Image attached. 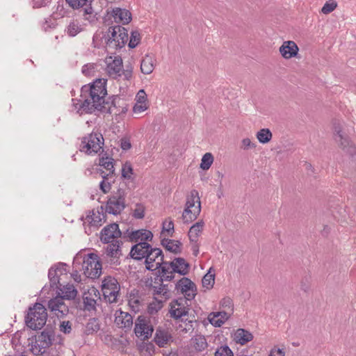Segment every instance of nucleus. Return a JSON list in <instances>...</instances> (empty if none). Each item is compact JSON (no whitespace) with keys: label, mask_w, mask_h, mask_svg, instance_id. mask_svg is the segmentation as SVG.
I'll list each match as a JSON object with an SVG mask.
<instances>
[{"label":"nucleus","mask_w":356,"mask_h":356,"mask_svg":"<svg viewBox=\"0 0 356 356\" xmlns=\"http://www.w3.org/2000/svg\"><path fill=\"white\" fill-rule=\"evenodd\" d=\"M106 79H97L90 86L81 88V97L84 99L80 106L81 114L92 113L95 111H109L110 104L106 102Z\"/></svg>","instance_id":"1"},{"label":"nucleus","mask_w":356,"mask_h":356,"mask_svg":"<svg viewBox=\"0 0 356 356\" xmlns=\"http://www.w3.org/2000/svg\"><path fill=\"white\" fill-rule=\"evenodd\" d=\"M97 19L92 7L87 6L83 10V17L71 19L66 26L65 32L69 37H75L86 31L88 25L94 23Z\"/></svg>","instance_id":"2"},{"label":"nucleus","mask_w":356,"mask_h":356,"mask_svg":"<svg viewBox=\"0 0 356 356\" xmlns=\"http://www.w3.org/2000/svg\"><path fill=\"white\" fill-rule=\"evenodd\" d=\"M83 261V270L84 275L91 279L98 277L102 273V264L99 261V257L95 253H90L83 256L81 254H77L73 261V264L76 266Z\"/></svg>","instance_id":"3"},{"label":"nucleus","mask_w":356,"mask_h":356,"mask_svg":"<svg viewBox=\"0 0 356 356\" xmlns=\"http://www.w3.org/2000/svg\"><path fill=\"white\" fill-rule=\"evenodd\" d=\"M189 271V264L183 258H175L171 262L163 264L161 272V280L170 281L175 277V273H177L181 275H186Z\"/></svg>","instance_id":"4"},{"label":"nucleus","mask_w":356,"mask_h":356,"mask_svg":"<svg viewBox=\"0 0 356 356\" xmlns=\"http://www.w3.org/2000/svg\"><path fill=\"white\" fill-rule=\"evenodd\" d=\"M201 212V202L199 193L192 190L186 196L185 208L182 213V220L184 223H190L195 220Z\"/></svg>","instance_id":"5"},{"label":"nucleus","mask_w":356,"mask_h":356,"mask_svg":"<svg viewBox=\"0 0 356 356\" xmlns=\"http://www.w3.org/2000/svg\"><path fill=\"white\" fill-rule=\"evenodd\" d=\"M46 308L40 303L31 307L25 317L26 325L32 330L41 329L46 323L47 313Z\"/></svg>","instance_id":"6"},{"label":"nucleus","mask_w":356,"mask_h":356,"mask_svg":"<svg viewBox=\"0 0 356 356\" xmlns=\"http://www.w3.org/2000/svg\"><path fill=\"white\" fill-rule=\"evenodd\" d=\"M334 138L343 153L350 156H353L356 154L355 145L343 131V125L339 122L334 123Z\"/></svg>","instance_id":"7"},{"label":"nucleus","mask_w":356,"mask_h":356,"mask_svg":"<svg viewBox=\"0 0 356 356\" xmlns=\"http://www.w3.org/2000/svg\"><path fill=\"white\" fill-rule=\"evenodd\" d=\"M109 33L106 44L110 48L121 49L128 40V31L124 27L115 26L111 28Z\"/></svg>","instance_id":"8"},{"label":"nucleus","mask_w":356,"mask_h":356,"mask_svg":"<svg viewBox=\"0 0 356 356\" xmlns=\"http://www.w3.org/2000/svg\"><path fill=\"white\" fill-rule=\"evenodd\" d=\"M126 193L123 189L119 188L108 199L106 205V211L113 215H118L125 208Z\"/></svg>","instance_id":"9"},{"label":"nucleus","mask_w":356,"mask_h":356,"mask_svg":"<svg viewBox=\"0 0 356 356\" xmlns=\"http://www.w3.org/2000/svg\"><path fill=\"white\" fill-rule=\"evenodd\" d=\"M120 284L112 277L104 278L102 284V291L105 300L109 303L117 302L120 292Z\"/></svg>","instance_id":"10"},{"label":"nucleus","mask_w":356,"mask_h":356,"mask_svg":"<svg viewBox=\"0 0 356 356\" xmlns=\"http://www.w3.org/2000/svg\"><path fill=\"white\" fill-rule=\"evenodd\" d=\"M54 339V335L50 330H44L39 334L35 341L32 343L31 350L35 355H40L45 352V350L49 348Z\"/></svg>","instance_id":"11"},{"label":"nucleus","mask_w":356,"mask_h":356,"mask_svg":"<svg viewBox=\"0 0 356 356\" xmlns=\"http://www.w3.org/2000/svg\"><path fill=\"white\" fill-rule=\"evenodd\" d=\"M104 138L100 134H91L88 136L83 138L81 151L88 154H96L102 148Z\"/></svg>","instance_id":"12"},{"label":"nucleus","mask_w":356,"mask_h":356,"mask_svg":"<svg viewBox=\"0 0 356 356\" xmlns=\"http://www.w3.org/2000/svg\"><path fill=\"white\" fill-rule=\"evenodd\" d=\"M154 327L150 320L140 316L135 322L134 332L137 337L143 340L149 339L153 333Z\"/></svg>","instance_id":"13"},{"label":"nucleus","mask_w":356,"mask_h":356,"mask_svg":"<svg viewBox=\"0 0 356 356\" xmlns=\"http://www.w3.org/2000/svg\"><path fill=\"white\" fill-rule=\"evenodd\" d=\"M106 67L105 70L107 74L113 79H117L122 76V60L119 56H106L104 60Z\"/></svg>","instance_id":"14"},{"label":"nucleus","mask_w":356,"mask_h":356,"mask_svg":"<svg viewBox=\"0 0 356 356\" xmlns=\"http://www.w3.org/2000/svg\"><path fill=\"white\" fill-rule=\"evenodd\" d=\"M163 261V255L162 250L159 248H151L145 258V267L149 270H155L159 268H161Z\"/></svg>","instance_id":"15"},{"label":"nucleus","mask_w":356,"mask_h":356,"mask_svg":"<svg viewBox=\"0 0 356 356\" xmlns=\"http://www.w3.org/2000/svg\"><path fill=\"white\" fill-rule=\"evenodd\" d=\"M106 243L107 245L104 248V253L106 258L109 259L111 264H118V260L122 255V241H115L114 242Z\"/></svg>","instance_id":"16"},{"label":"nucleus","mask_w":356,"mask_h":356,"mask_svg":"<svg viewBox=\"0 0 356 356\" xmlns=\"http://www.w3.org/2000/svg\"><path fill=\"white\" fill-rule=\"evenodd\" d=\"M121 232L116 223L106 226L100 233V240L102 243H111L115 241H122Z\"/></svg>","instance_id":"17"},{"label":"nucleus","mask_w":356,"mask_h":356,"mask_svg":"<svg viewBox=\"0 0 356 356\" xmlns=\"http://www.w3.org/2000/svg\"><path fill=\"white\" fill-rule=\"evenodd\" d=\"M177 290L184 295V299L191 300L195 296L196 286L195 284L187 277H182L176 284Z\"/></svg>","instance_id":"18"},{"label":"nucleus","mask_w":356,"mask_h":356,"mask_svg":"<svg viewBox=\"0 0 356 356\" xmlns=\"http://www.w3.org/2000/svg\"><path fill=\"white\" fill-rule=\"evenodd\" d=\"M169 312L170 316L175 319L187 315L188 312L187 300L184 298H179L172 301L170 304Z\"/></svg>","instance_id":"19"},{"label":"nucleus","mask_w":356,"mask_h":356,"mask_svg":"<svg viewBox=\"0 0 356 356\" xmlns=\"http://www.w3.org/2000/svg\"><path fill=\"white\" fill-rule=\"evenodd\" d=\"M48 309L58 318H62L69 312L68 306L65 303L63 298L59 296L49 300Z\"/></svg>","instance_id":"20"},{"label":"nucleus","mask_w":356,"mask_h":356,"mask_svg":"<svg viewBox=\"0 0 356 356\" xmlns=\"http://www.w3.org/2000/svg\"><path fill=\"white\" fill-rule=\"evenodd\" d=\"M83 225H89L91 227H98L104 222V214L99 209L88 211L86 217L83 218Z\"/></svg>","instance_id":"21"},{"label":"nucleus","mask_w":356,"mask_h":356,"mask_svg":"<svg viewBox=\"0 0 356 356\" xmlns=\"http://www.w3.org/2000/svg\"><path fill=\"white\" fill-rule=\"evenodd\" d=\"M135 104L133 106L132 111L135 115H140L149 108V102L147 96L143 89L140 90L136 95Z\"/></svg>","instance_id":"22"},{"label":"nucleus","mask_w":356,"mask_h":356,"mask_svg":"<svg viewBox=\"0 0 356 356\" xmlns=\"http://www.w3.org/2000/svg\"><path fill=\"white\" fill-rule=\"evenodd\" d=\"M154 341L159 347H165L170 342L172 341L170 330L165 327H158L156 330Z\"/></svg>","instance_id":"23"},{"label":"nucleus","mask_w":356,"mask_h":356,"mask_svg":"<svg viewBox=\"0 0 356 356\" xmlns=\"http://www.w3.org/2000/svg\"><path fill=\"white\" fill-rule=\"evenodd\" d=\"M67 266L65 264L59 263L49 270L48 276L51 285L60 284V276L67 275Z\"/></svg>","instance_id":"24"},{"label":"nucleus","mask_w":356,"mask_h":356,"mask_svg":"<svg viewBox=\"0 0 356 356\" xmlns=\"http://www.w3.org/2000/svg\"><path fill=\"white\" fill-rule=\"evenodd\" d=\"M279 51L282 56L285 59H291L297 56L299 47L294 41H284L279 49Z\"/></svg>","instance_id":"25"},{"label":"nucleus","mask_w":356,"mask_h":356,"mask_svg":"<svg viewBox=\"0 0 356 356\" xmlns=\"http://www.w3.org/2000/svg\"><path fill=\"white\" fill-rule=\"evenodd\" d=\"M111 15L116 23L122 24H128L132 19L131 13L126 8H113Z\"/></svg>","instance_id":"26"},{"label":"nucleus","mask_w":356,"mask_h":356,"mask_svg":"<svg viewBox=\"0 0 356 356\" xmlns=\"http://www.w3.org/2000/svg\"><path fill=\"white\" fill-rule=\"evenodd\" d=\"M152 247L147 242H139L131 248V257L136 260L145 259Z\"/></svg>","instance_id":"27"},{"label":"nucleus","mask_w":356,"mask_h":356,"mask_svg":"<svg viewBox=\"0 0 356 356\" xmlns=\"http://www.w3.org/2000/svg\"><path fill=\"white\" fill-rule=\"evenodd\" d=\"M115 323L122 328H130L133 325V318L128 312L117 310L115 313Z\"/></svg>","instance_id":"28"},{"label":"nucleus","mask_w":356,"mask_h":356,"mask_svg":"<svg viewBox=\"0 0 356 356\" xmlns=\"http://www.w3.org/2000/svg\"><path fill=\"white\" fill-rule=\"evenodd\" d=\"M230 317L227 312H211L208 316L209 323L216 327H221Z\"/></svg>","instance_id":"29"},{"label":"nucleus","mask_w":356,"mask_h":356,"mask_svg":"<svg viewBox=\"0 0 356 356\" xmlns=\"http://www.w3.org/2000/svg\"><path fill=\"white\" fill-rule=\"evenodd\" d=\"M153 238L152 233L147 229H138L133 231L129 234V238L131 241L139 243V242H147L152 241Z\"/></svg>","instance_id":"30"},{"label":"nucleus","mask_w":356,"mask_h":356,"mask_svg":"<svg viewBox=\"0 0 356 356\" xmlns=\"http://www.w3.org/2000/svg\"><path fill=\"white\" fill-rule=\"evenodd\" d=\"M233 340L240 345H245L253 339L252 334L243 328H238L233 333Z\"/></svg>","instance_id":"31"},{"label":"nucleus","mask_w":356,"mask_h":356,"mask_svg":"<svg viewBox=\"0 0 356 356\" xmlns=\"http://www.w3.org/2000/svg\"><path fill=\"white\" fill-rule=\"evenodd\" d=\"M156 58L153 54H146L140 63V71L144 74H150L155 67Z\"/></svg>","instance_id":"32"},{"label":"nucleus","mask_w":356,"mask_h":356,"mask_svg":"<svg viewBox=\"0 0 356 356\" xmlns=\"http://www.w3.org/2000/svg\"><path fill=\"white\" fill-rule=\"evenodd\" d=\"M57 287L60 291V293L61 296L60 297H62L63 299L71 300L76 296L77 291L73 284H67L66 285H62L61 284H58Z\"/></svg>","instance_id":"33"},{"label":"nucleus","mask_w":356,"mask_h":356,"mask_svg":"<svg viewBox=\"0 0 356 356\" xmlns=\"http://www.w3.org/2000/svg\"><path fill=\"white\" fill-rule=\"evenodd\" d=\"M204 227V222L201 220L193 225L188 231V237L190 241H198Z\"/></svg>","instance_id":"34"},{"label":"nucleus","mask_w":356,"mask_h":356,"mask_svg":"<svg viewBox=\"0 0 356 356\" xmlns=\"http://www.w3.org/2000/svg\"><path fill=\"white\" fill-rule=\"evenodd\" d=\"M257 139L260 143L266 144L272 139L273 134L269 129H261L256 134Z\"/></svg>","instance_id":"35"},{"label":"nucleus","mask_w":356,"mask_h":356,"mask_svg":"<svg viewBox=\"0 0 356 356\" xmlns=\"http://www.w3.org/2000/svg\"><path fill=\"white\" fill-rule=\"evenodd\" d=\"M99 165L107 170V172H106L107 176H112L113 175L114 167L113 163V159L109 157L101 158L99 159Z\"/></svg>","instance_id":"36"},{"label":"nucleus","mask_w":356,"mask_h":356,"mask_svg":"<svg viewBox=\"0 0 356 356\" xmlns=\"http://www.w3.org/2000/svg\"><path fill=\"white\" fill-rule=\"evenodd\" d=\"M193 347L198 351H202L207 347L205 337L202 335H197L192 339Z\"/></svg>","instance_id":"37"},{"label":"nucleus","mask_w":356,"mask_h":356,"mask_svg":"<svg viewBox=\"0 0 356 356\" xmlns=\"http://www.w3.org/2000/svg\"><path fill=\"white\" fill-rule=\"evenodd\" d=\"M213 156L211 153L207 152L204 154L201 159L200 168L204 170H209L213 163Z\"/></svg>","instance_id":"38"},{"label":"nucleus","mask_w":356,"mask_h":356,"mask_svg":"<svg viewBox=\"0 0 356 356\" xmlns=\"http://www.w3.org/2000/svg\"><path fill=\"white\" fill-rule=\"evenodd\" d=\"M128 304L132 311L137 312L140 310V307L142 305V302L138 296L135 294H130L128 300Z\"/></svg>","instance_id":"39"},{"label":"nucleus","mask_w":356,"mask_h":356,"mask_svg":"<svg viewBox=\"0 0 356 356\" xmlns=\"http://www.w3.org/2000/svg\"><path fill=\"white\" fill-rule=\"evenodd\" d=\"M164 300H159L155 297L154 300L151 302L147 307V312L150 314H154L159 311L162 307Z\"/></svg>","instance_id":"40"},{"label":"nucleus","mask_w":356,"mask_h":356,"mask_svg":"<svg viewBox=\"0 0 356 356\" xmlns=\"http://www.w3.org/2000/svg\"><path fill=\"white\" fill-rule=\"evenodd\" d=\"M154 294L159 296L157 297L159 300H164L165 301L169 298V290L166 285H160L159 287H155Z\"/></svg>","instance_id":"41"},{"label":"nucleus","mask_w":356,"mask_h":356,"mask_svg":"<svg viewBox=\"0 0 356 356\" xmlns=\"http://www.w3.org/2000/svg\"><path fill=\"white\" fill-rule=\"evenodd\" d=\"M163 245L166 250L174 253L180 252V243L178 241L172 240L163 241Z\"/></svg>","instance_id":"42"},{"label":"nucleus","mask_w":356,"mask_h":356,"mask_svg":"<svg viewBox=\"0 0 356 356\" xmlns=\"http://www.w3.org/2000/svg\"><path fill=\"white\" fill-rule=\"evenodd\" d=\"M215 281V274L211 273V269L202 278V285L204 288L210 289L213 287Z\"/></svg>","instance_id":"43"},{"label":"nucleus","mask_w":356,"mask_h":356,"mask_svg":"<svg viewBox=\"0 0 356 356\" xmlns=\"http://www.w3.org/2000/svg\"><path fill=\"white\" fill-rule=\"evenodd\" d=\"M100 175L102 177L103 180L101 181L99 186L100 189L103 191L104 193H107L111 189V182H109L108 177L106 175V172L103 170H100Z\"/></svg>","instance_id":"44"},{"label":"nucleus","mask_w":356,"mask_h":356,"mask_svg":"<svg viewBox=\"0 0 356 356\" xmlns=\"http://www.w3.org/2000/svg\"><path fill=\"white\" fill-rule=\"evenodd\" d=\"M220 305L225 309L224 312H227L228 314H230V315L233 313L234 304L232 300L230 298L226 297L222 298L220 300Z\"/></svg>","instance_id":"45"},{"label":"nucleus","mask_w":356,"mask_h":356,"mask_svg":"<svg viewBox=\"0 0 356 356\" xmlns=\"http://www.w3.org/2000/svg\"><path fill=\"white\" fill-rule=\"evenodd\" d=\"M100 329L98 321L95 318L90 319L86 325V332L87 334H92L97 332Z\"/></svg>","instance_id":"46"},{"label":"nucleus","mask_w":356,"mask_h":356,"mask_svg":"<svg viewBox=\"0 0 356 356\" xmlns=\"http://www.w3.org/2000/svg\"><path fill=\"white\" fill-rule=\"evenodd\" d=\"M337 7V3L334 0H328L325 2L323 8H321V12L327 15L332 11H334L336 8Z\"/></svg>","instance_id":"47"},{"label":"nucleus","mask_w":356,"mask_h":356,"mask_svg":"<svg viewBox=\"0 0 356 356\" xmlns=\"http://www.w3.org/2000/svg\"><path fill=\"white\" fill-rule=\"evenodd\" d=\"M90 294H84L83 296V303L85 309L90 311L92 309H95L96 305V300L90 297Z\"/></svg>","instance_id":"48"},{"label":"nucleus","mask_w":356,"mask_h":356,"mask_svg":"<svg viewBox=\"0 0 356 356\" xmlns=\"http://www.w3.org/2000/svg\"><path fill=\"white\" fill-rule=\"evenodd\" d=\"M140 41V35L138 31H133L131 33L130 40L128 44L129 47L135 48Z\"/></svg>","instance_id":"49"},{"label":"nucleus","mask_w":356,"mask_h":356,"mask_svg":"<svg viewBox=\"0 0 356 356\" xmlns=\"http://www.w3.org/2000/svg\"><path fill=\"white\" fill-rule=\"evenodd\" d=\"M133 175V168L130 163L126 162L122 168V176L125 179H131Z\"/></svg>","instance_id":"50"},{"label":"nucleus","mask_w":356,"mask_h":356,"mask_svg":"<svg viewBox=\"0 0 356 356\" xmlns=\"http://www.w3.org/2000/svg\"><path fill=\"white\" fill-rule=\"evenodd\" d=\"M214 356H234V354L227 346H224L217 349Z\"/></svg>","instance_id":"51"},{"label":"nucleus","mask_w":356,"mask_h":356,"mask_svg":"<svg viewBox=\"0 0 356 356\" xmlns=\"http://www.w3.org/2000/svg\"><path fill=\"white\" fill-rule=\"evenodd\" d=\"M97 65L93 63H88L83 66L82 73L87 76L94 75Z\"/></svg>","instance_id":"52"},{"label":"nucleus","mask_w":356,"mask_h":356,"mask_svg":"<svg viewBox=\"0 0 356 356\" xmlns=\"http://www.w3.org/2000/svg\"><path fill=\"white\" fill-rule=\"evenodd\" d=\"M145 216V207L143 204H138L133 210V216L137 219H142Z\"/></svg>","instance_id":"53"},{"label":"nucleus","mask_w":356,"mask_h":356,"mask_svg":"<svg viewBox=\"0 0 356 356\" xmlns=\"http://www.w3.org/2000/svg\"><path fill=\"white\" fill-rule=\"evenodd\" d=\"M174 231V223L170 219H167L163 222V232L171 235Z\"/></svg>","instance_id":"54"},{"label":"nucleus","mask_w":356,"mask_h":356,"mask_svg":"<svg viewBox=\"0 0 356 356\" xmlns=\"http://www.w3.org/2000/svg\"><path fill=\"white\" fill-rule=\"evenodd\" d=\"M66 1L73 9H78L86 6L88 0H66Z\"/></svg>","instance_id":"55"},{"label":"nucleus","mask_w":356,"mask_h":356,"mask_svg":"<svg viewBox=\"0 0 356 356\" xmlns=\"http://www.w3.org/2000/svg\"><path fill=\"white\" fill-rule=\"evenodd\" d=\"M257 145L255 143H253L249 138H243L241 140V149L243 150H248L250 149H254Z\"/></svg>","instance_id":"56"},{"label":"nucleus","mask_w":356,"mask_h":356,"mask_svg":"<svg viewBox=\"0 0 356 356\" xmlns=\"http://www.w3.org/2000/svg\"><path fill=\"white\" fill-rule=\"evenodd\" d=\"M60 331L65 333L69 334L72 331V324L70 321H62L60 324Z\"/></svg>","instance_id":"57"},{"label":"nucleus","mask_w":356,"mask_h":356,"mask_svg":"<svg viewBox=\"0 0 356 356\" xmlns=\"http://www.w3.org/2000/svg\"><path fill=\"white\" fill-rule=\"evenodd\" d=\"M120 147L124 151L130 149L131 147L130 139L127 137L122 138L120 140Z\"/></svg>","instance_id":"58"},{"label":"nucleus","mask_w":356,"mask_h":356,"mask_svg":"<svg viewBox=\"0 0 356 356\" xmlns=\"http://www.w3.org/2000/svg\"><path fill=\"white\" fill-rule=\"evenodd\" d=\"M132 74L133 67L131 66H127L124 70L122 69V75L126 80H129L132 77Z\"/></svg>","instance_id":"59"},{"label":"nucleus","mask_w":356,"mask_h":356,"mask_svg":"<svg viewBox=\"0 0 356 356\" xmlns=\"http://www.w3.org/2000/svg\"><path fill=\"white\" fill-rule=\"evenodd\" d=\"M51 0H33V7L40 8L46 6Z\"/></svg>","instance_id":"60"},{"label":"nucleus","mask_w":356,"mask_h":356,"mask_svg":"<svg viewBox=\"0 0 356 356\" xmlns=\"http://www.w3.org/2000/svg\"><path fill=\"white\" fill-rule=\"evenodd\" d=\"M268 356H285V353L280 348H273Z\"/></svg>","instance_id":"61"},{"label":"nucleus","mask_w":356,"mask_h":356,"mask_svg":"<svg viewBox=\"0 0 356 356\" xmlns=\"http://www.w3.org/2000/svg\"><path fill=\"white\" fill-rule=\"evenodd\" d=\"M179 327L181 332H189L193 330V321H190L188 323H186L185 327H183L182 325H179Z\"/></svg>","instance_id":"62"},{"label":"nucleus","mask_w":356,"mask_h":356,"mask_svg":"<svg viewBox=\"0 0 356 356\" xmlns=\"http://www.w3.org/2000/svg\"><path fill=\"white\" fill-rule=\"evenodd\" d=\"M191 245V250L195 256H197L199 254V244L198 241H190Z\"/></svg>","instance_id":"63"},{"label":"nucleus","mask_w":356,"mask_h":356,"mask_svg":"<svg viewBox=\"0 0 356 356\" xmlns=\"http://www.w3.org/2000/svg\"><path fill=\"white\" fill-rule=\"evenodd\" d=\"M71 277L76 282H80L81 280V275L77 270H74L71 273Z\"/></svg>","instance_id":"64"}]
</instances>
